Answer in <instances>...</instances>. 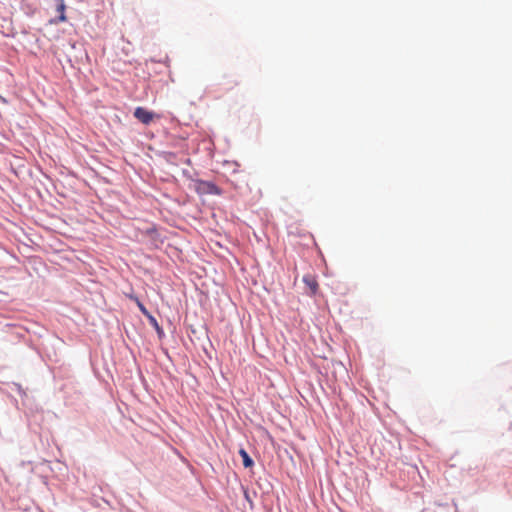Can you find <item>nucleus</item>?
<instances>
[{
	"label": "nucleus",
	"mask_w": 512,
	"mask_h": 512,
	"mask_svg": "<svg viewBox=\"0 0 512 512\" xmlns=\"http://www.w3.org/2000/svg\"><path fill=\"white\" fill-rule=\"evenodd\" d=\"M57 11L59 12L58 19H52L50 23L52 24H58L59 22H65L67 20L65 15V9L66 5L64 3V0H57Z\"/></svg>",
	"instance_id": "nucleus-3"
},
{
	"label": "nucleus",
	"mask_w": 512,
	"mask_h": 512,
	"mask_svg": "<svg viewBox=\"0 0 512 512\" xmlns=\"http://www.w3.org/2000/svg\"><path fill=\"white\" fill-rule=\"evenodd\" d=\"M135 301L137 303V306L139 307L140 311L148 317V315H150V313L148 312V310L146 309V307L137 299L135 298Z\"/></svg>",
	"instance_id": "nucleus-6"
},
{
	"label": "nucleus",
	"mask_w": 512,
	"mask_h": 512,
	"mask_svg": "<svg viewBox=\"0 0 512 512\" xmlns=\"http://www.w3.org/2000/svg\"><path fill=\"white\" fill-rule=\"evenodd\" d=\"M195 191L199 195H221L222 190L215 185L213 182L205 181V180H197L195 181Z\"/></svg>",
	"instance_id": "nucleus-1"
},
{
	"label": "nucleus",
	"mask_w": 512,
	"mask_h": 512,
	"mask_svg": "<svg viewBox=\"0 0 512 512\" xmlns=\"http://www.w3.org/2000/svg\"><path fill=\"white\" fill-rule=\"evenodd\" d=\"M148 319L150 320V323L153 324L157 330H160L156 319L151 314L148 315Z\"/></svg>",
	"instance_id": "nucleus-7"
},
{
	"label": "nucleus",
	"mask_w": 512,
	"mask_h": 512,
	"mask_svg": "<svg viewBox=\"0 0 512 512\" xmlns=\"http://www.w3.org/2000/svg\"><path fill=\"white\" fill-rule=\"evenodd\" d=\"M134 117L138 119L141 123L148 125L154 119L155 114L143 107H137L134 111Z\"/></svg>",
	"instance_id": "nucleus-2"
},
{
	"label": "nucleus",
	"mask_w": 512,
	"mask_h": 512,
	"mask_svg": "<svg viewBox=\"0 0 512 512\" xmlns=\"http://www.w3.org/2000/svg\"><path fill=\"white\" fill-rule=\"evenodd\" d=\"M303 282L305 283V285L309 288L310 290V293L312 295H315L317 290H318V282L317 280L315 279L314 276L312 275H305L303 277Z\"/></svg>",
	"instance_id": "nucleus-4"
},
{
	"label": "nucleus",
	"mask_w": 512,
	"mask_h": 512,
	"mask_svg": "<svg viewBox=\"0 0 512 512\" xmlns=\"http://www.w3.org/2000/svg\"><path fill=\"white\" fill-rule=\"evenodd\" d=\"M239 454L242 457L244 467L248 468L253 466L254 462L249 456V454L246 452V450L240 449Z\"/></svg>",
	"instance_id": "nucleus-5"
}]
</instances>
